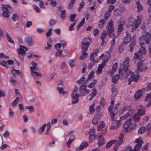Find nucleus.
<instances>
[{"instance_id": "obj_1", "label": "nucleus", "mask_w": 151, "mask_h": 151, "mask_svg": "<svg viewBox=\"0 0 151 151\" xmlns=\"http://www.w3.org/2000/svg\"><path fill=\"white\" fill-rule=\"evenodd\" d=\"M129 58L127 57V59L123 63V70L125 71V78H127L129 75H130V77L128 79V84L130 85L132 81H134L135 82L137 81L139 79V77L138 74L135 76L133 73L132 72L130 69H128L129 67Z\"/></svg>"}, {"instance_id": "obj_2", "label": "nucleus", "mask_w": 151, "mask_h": 151, "mask_svg": "<svg viewBox=\"0 0 151 151\" xmlns=\"http://www.w3.org/2000/svg\"><path fill=\"white\" fill-rule=\"evenodd\" d=\"M145 43L144 42L142 43L140 45L139 50L134 54L133 60L134 61H136V59L138 60L141 59L142 55L145 54L147 52L145 48L143 47Z\"/></svg>"}, {"instance_id": "obj_3", "label": "nucleus", "mask_w": 151, "mask_h": 151, "mask_svg": "<svg viewBox=\"0 0 151 151\" xmlns=\"http://www.w3.org/2000/svg\"><path fill=\"white\" fill-rule=\"evenodd\" d=\"M3 7H2L3 12L2 16L3 17L8 19L9 18V11L12 10L11 7L8 5L2 4Z\"/></svg>"}, {"instance_id": "obj_4", "label": "nucleus", "mask_w": 151, "mask_h": 151, "mask_svg": "<svg viewBox=\"0 0 151 151\" xmlns=\"http://www.w3.org/2000/svg\"><path fill=\"white\" fill-rule=\"evenodd\" d=\"M132 121V119L130 118L125 121L123 125L124 129L122 132L125 134L127 132H131L129 129V127Z\"/></svg>"}, {"instance_id": "obj_5", "label": "nucleus", "mask_w": 151, "mask_h": 151, "mask_svg": "<svg viewBox=\"0 0 151 151\" xmlns=\"http://www.w3.org/2000/svg\"><path fill=\"white\" fill-rule=\"evenodd\" d=\"M113 107L112 105H110L108 108V110L110 113L111 118L112 120H114L115 118V115L117 114L118 112V109L116 106H115L112 110Z\"/></svg>"}, {"instance_id": "obj_6", "label": "nucleus", "mask_w": 151, "mask_h": 151, "mask_svg": "<svg viewBox=\"0 0 151 151\" xmlns=\"http://www.w3.org/2000/svg\"><path fill=\"white\" fill-rule=\"evenodd\" d=\"M78 91L77 87L75 86L73 93L71 95V97L72 98V103L73 104L77 103L78 100V97L79 95L77 94L76 93Z\"/></svg>"}, {"instance_id": "obj_7", "label": "nucleus", "mask_w": 151, "mask_h": 151, "mask_svg": "<svg viewBox=\"0 0 151 151\" xmlns=\"http://www.w3.org/2000/svg\"><path fill=\"white\" fill-rule=\"evenodd\" d=\"M135 142L137 144L135 146L133 150L134 151H138L141 148L143 142L142 138L140 137L137 139L135 140Z\"/></svg>"}, {"instance_id": "obj_8", "label": "nucleus", "mask_w": 151, "mask_h": 151, "mask_svg": "<svg viewBox=\"0 0 151 151\" xmlns=\"http://www.w3.org/2000/svg\"><path fill=\"white\" fill-rule=\"evenodd\" d=\"M27 50V48L26 47L23 45L19 46V58H21V60H23L24 57L26 54L25 51Z\"/></svg>"}, {"instance_id": "obj_9", "label": "nucleus", "mask_w": 151, "mask_h": 151, "mask_svg": "<svg viewBox=\"0 0 151 151\" xmlns=\"http://www.w3.org/2000/svg\"><path fill=\"white\" fill-rule=\"evenodd\" d=\"M106 29L108 30V33H109V34H110L114 31L113 22L112 20L109 22L106 27Z\"/></svg>"}, {"instance_id": "obj_10", "label": "nucleus", "mask_w": 151, "mask_h": 151, "mask_svg": "<svg viewBox=\"0 0 151 151\" xmlns=\"http://www.w3.org/2000/svg\"><path fill=\"white\" fill-rule=\"evenodd\" d=\"M134 110L131 109L128 110V111L124 116L121 117L120 119L121 120H123L126 119L129 116L132 115L134 112Z\"/></svg>"}, {"instance_id": "obj_11", "label": "nucleus", "mask_w": 151, "mask_h": 151, "mask_svg": "<svg viewBox=\"0 0 151 151\" xmlns=\"http://www.w3.org/2000/svg\"><path fill=\"white\" fill-rule=\"evenodd\" d=\"M131 40V36L129 32H126V35L124 38V40L123 42V44L125 45H127L129 42Z\"/></svg>"}, {"instance_id": "obj_12", "label": "nucleus", "mask_w": 151, "mask_h": 151, "mask_svg": "<svg viewBox=\"0 0 151 151\" xmlns=\"http://www.w3.org/2000/svg\"><path fill=\"white\" fill-rule=\"evenodd\" d=\"M121 119L119 120L115 121L112 123L110 129H116L118 128L119 125L121 124Z\"/></svg>"}, {"instance_id": "obj_13", "label": "nucleus", "mask_w": 151, "mask_h": 151, "mask_svg": "<svg viewBox=\"0 0 151 151\" xmlns=\"http://www.w3.org/2000/svg\"><path fill=\"white\" fill-rule=\"evenodd\" d=\"M117 29V32L119 35L120 34V32H121L123 29V25L125 24V22L123 19H121L120 20Z\"/></svg>"}, {"instance_id": "obj_14", "label": "nucleus", "mask_w": 151, "mask_h": 151, "mask_svg": "<svg viewBox=\"0 0 151 151\" xmlns=\"http://www.w3.org/2000/svg\"><path fill=\"white\" fill-rule=\"evenodd\" d=\"M110 38H112V40L111 42V47L110 48V50L111 49H113L115 45V40L117 38V36L114 35V33H112L109 36Z\"/></svg>"}, {"instance_id": "obj_15", "label": "nucleus", "mask_w": 151, "mask_h": 151, "mask_svg": "<svg viewBox=\"0 0 151 151\" xmlns=\"http://www.w3.org/2000/svg\"><path fill=\"white\" fill-rule=\"evenodd\" d=\"M106 66V63L104 62L102 63L101 64H99L97 68V70L96 71V73L97 74H101L103 68Z\"/></svg>"}, {"instance_id": "obj_16", "label": "nucleus", "mask_w": 151, "mask_h": 151, "mask_svg": "<svg viewBox=\"0 0 151 151\" xmlns=\"http://www.w3.org/2000/svg\"><path fill=\"white\" fill-rule=\"evenodd\" d=\"M137 17L138 18L135 21L134 25L132 27V32L134 31L137 28L140 24V19L138 16Z\"/></svg>"}, {"instance_id": "obj_17", "label": "nucleus", "mask_w": 151, "mask_h": 151, "mask_svg": "<svg viewBox=\"0 0 151 151\" xmlns=\"http://www.w3.org/2000/svg\"><path fill=\"white\" fill-rule=\"evenodd\" d=\"M97 92V91L95 88H94L92 89L91 93L89 96V98L88 100H91L96 95Z\"/></svg>"}, {"instance_id": "obj_18", "label": "nucleus", "mask_w": 151, "mask_h": 151, "mask_svg": "<svg viewBox=\"0 0 151 151\" xmlns=\"http://www.w3.org/2000/svg\"><path fill=\"white\" fill-rule=\"evenodd\" d=\"M145 42L146 44H149L150 41V35L148 32L146 33L144 37Z\"/></svg>"}, {"instance_id": "obj_19", "label": "nucleus", "mask_w": 151, "mask_h": 151, "mask_svg": "<svg viewBox=\"0 0 151 151\" xmlns=\"http://www.w3.org/2000/svg\"><path fill=\"white\" fill-rule=\"evenodd\" d=\"M102 135H100L98 137V145L99 146L103 145L105 143L104 138L102 137Z\"/></svg>"}, {"instance_id": "obj_20", "label": "nucleus", "mask_w": 151, "mask_h": 151, "mask_svg": "<svg viewBox=\"0 0 151 151\" xmlns=\"http://www.w3.org/2000/svg\"><path fill=\"white\" fill-rule=\"evenodd\" d=\"M24 40L29 46H32L33 45V41L31 37H26Z\"/></svg>"}, {"instance_id": "obj_21", "label": "nucleus", "mask_w": 151, "mask_h": 151, "mask_svg": "<svg viewBox=\"0 0 151 151\" xmlns=\"http://www.w3.org/2000/svg\"><path fill=\"white\" fill-rule=\"evenodd\" d=\"M142 61H140L138 63L137 65V73L141 72L143 70L142 67Z\"/></svg>"}, {"instance_id": "obj_22", "label": "nucleus", "mask_w": 151, "mask_h": 151, "mask_svg": "<svg viewBox=\"0 0 151 151\" xmlns=\"http://www.w3.org/2000/svg\"><path fill=\"white\" fill-rule=\"evenodd\" d=\"M97 83V80L94 79L90 83L87 85V87L89 88H92L94 87Z\"/></svg>"}, {"instance_id": "obj_23", "label": "nucleus", "mask_w": 151, "mask_h": 151, "mask_svg": "<svg viewBox=\"0 0 151 151\" xmlns=\"http://www.w3.org/2000/svg\"><path fill=\"white\" fill-rule=\"evenodd\" d=\"M117 63H114L113 65L112 69L110 73L111 76H112L113 74L117 70Z\"/></svg>"}, {"instance_id": "obj_24", "label": "nucleus", "mask_w": 151, "mask_h": 151, "mask_svg": "<svg viewBox=\"0 0 151 151\" xmlns=\"http://www.w3.org/2000/svg\"><path fill=\"white\" fill-rule=\"evenodd\" d=\"M81 47L82 51L86 52L88 50V49L89 45L86 44L85 43H82Z\"/></svg>"}, {"instance_id": "obj_25", "label": "nucleus", "mask_w": 151, "mask_h": 151, "mask_svg": "<svg viewBox=\"0 0 151 151\" xmlns=\"http://www.w3.org/2000/svg\"><path fill=\"white\" fill-rule=\"evenodd\" d=\"M142 95V91L141 90H138L135 93L134 97L136 99L139 98Z\"/></svg>"}, {"instance_id": "obj_26", "label": "nucleus", "mask_w": 151, "mask_h": 151, "mask_svg": "<svg viewBox=\"0 0 151 151\" xmlns=\"http://www.w3.org/2000/svg\"><path fill=\"white\" fill-rule=\"evenodd\" d=\"M85 22V18H83L77 27V29L78 31L79 30V28L84 24Z\"/></svg>"}, {"instance_id": "obj_27", "label": "nucleus", "mask_w": 151, "mask_h": 151, "mask_svg": "<svg viewBox=\"0 0 151 151\" xmlns=\"http://www.w3.org/2000/svg\"><path fill=\"white\" fill-rule=\"evenodd\" d=\"M134 22V20L133 18L130 17L129 18L128 20V23L127 26L128 27H129L132 25Z\"/></svg>"}, {"instance_id": "obj_28", "label": "nucleus", "mask_w": 151, "mask_h": 151, "mask_svg": "<svg viewBox=\"0 0 151 151\" xmlns=\"http://www.w3.org/2000/svg\"><path fill=\"white\" fill-rule=\"evenodd\" d=\"M146 130V127L144 126L140 127L138 130V133L139 134H142L144 133Z\"/></svg>"}, {"instance_id": "obj_29", "label": "nucleus", "mask_w": 151, "mask_h": 151, "mask_svg": "<svg viewBox=\"0 0 151 151\" xmlns=\"http://www.w3.org/2000/svg\"><path fill=\"white\" fill-rule=\"evenodd\" d=\"M116 141L115 140H111L107 144L106 146V148H108L110 147L113 144H114Z\"/></svg>"}, {"instance_id": "obj_30", "label": "nucleus", "mask_w": 151, "mask_h": 151, "mask_svg": "<svg viewBox=\"0 0 151 151\" xmlns=\"http://www.w3.org/2000/svg\"><path fill=\"white\" fill-rule=\"evenodd\" d=\"M46 126V124H45L40 127V129L38 131V133L39 134H41L44 132L45 127Z\"/></svg>"}, {"instance_id": "obj_31", "label": "nucleus", "mask_w": 151, "mask_h": 151, "mask_svg": "<svg viewBox=\"0 0 151 151\" xmlns=\"http://www.w3.org/2000/svg\"><path fill=\"white\" fill-rule=\"evenodd\" d=\"M88 143L87 142H82L81 144L79 149L80 150H82L84 148L88 146Z\"/></svg>"}, {"instance_id": "obj_32", "label": "nucleus", "mask_w": 151, "mask_h": 151, "mask_svg": "<svg viewBox=\"0 0 151 151\" xmlns=\"http://www.w3.org/2000/svg\"><path fill=\"white\" fill-rule=\"evenodd\" d=\"M140 116L137 114H136L134 115L133 119V120L135 122H138L140 120Z\"/></svg>"}, {"instance_id": "obj_33", "label": "nucleus", "mask_w": 151, "mask_h": 151, "mask_svg": "<svg viewBox=\"0 0 151 151\" xmlns=\"http://www.w3.org/2000/svg\"><path fill=\"white\" fill-rule=\"evenodd\" d=\"M135 44V42L134 41H133L129 45V51L130 52H133L134 47Z\"/></svg>"}, {"instance_id": "obj_34", "label": "nucleus", "mask_w": 151, "mask_h": 151, "mask_svg": "<svg viewBox=\"0 0 151 151\" xmlns=\"http://www.w3.org/2000/svg\"><path fill=\"white\" fill-rule=\"evenodd\" d=\"M138 114L140 116L143 115L145 114V111L144 109L142 108L138 110Z\"/></svg>"}, {"instance_id": "obj_35", "label": "nucleus", "mask_w": 151, "mask_h": 151, "mask_svg": "<svg viewBox=\"0 0 151 151\" xmlns=\"http://www.w3.org/2000/svg\"><path fill=\"white\" fill-rule=\"evenodd\" d=\"M119 76L117 74L112 78V82L116 84L118 80L119 79Z\"/></svg>"}, {"instance_id": "obj_36", "label": "nucleus", "mask_w": 151, "mask_h": 151, "mask_svg": "<svg viewBox=\"0 0 151 151\" xmlns=\"http://www.w3.org/2000/svg\"><path fill=\"white\" fill-rule=\"evenodd\" d=\"M11 72L12 73L15 77H16L17 75H19V70H15L13 68H12Z\"/></svg>"}, {"instance_id": "obj_37", "label": "nucleus", "mask_w": 151, "mask_h": 151, "mask_svg": "<svg viewBox=\"0 0 151 151\" xmlns=\"http://www.w3.org/2000/svg\"><path fill=\"white\" fill-rule=\"evenodd\" d=\"M136 5L137 8V11L139 12L141 11L143 9V7L140 4V2L139 1H137L136 2Z\"/></svg>"}, {"instance_id": "obj_38", "label": "nucleus", "mask_w": 151, "mask_h": 151, "mask_svg": "<svg viewBox=\"0 0 151 151\" xmlns=\"http://www.w3.org/2000/svg\"><path fill=\"white\" fill-rule=\"evenodd\" d=\"M95 105V103H93L89 107L90 113V114H91L94 111L95 109L94 108V106Z\"/></svg>"}, {"instance_id": "obj_39", "label": "nucleus", "mask_w": 151, "mask_h": 151, "mask_svg": "<svg viewBox=\"0 0 151 151\" xmlns=\"http://www.w3.org/2000/svg\"><path fill=\"white\" fill-rule=\"evenodd\" d=\"M91 42L90 38L88 37V38H84L83 41L82 42V43H85L88 45H90V42Z\"/></svg>"}, {"instance_id": "obj_40", "label": "nucleus", "mask_w": 151, "mask_h": 151, "mask_svg": "<svg viewBox=\"0 0 151 151\" xmlns=\"http://www.w3.org/2000/svg\"><path fill=\"white\" fill-rule=\"evenodd\" d=\"M151 129V121L147 126L146 130L147 132V134L149 135L150 133V131Z\"/></svg>"}, {"instance_id": "obj_41", "label": "nucleus", "mask_w": 151, "mask_h": 151, "mask_svg": "<svg viewBox=\"0 0 151 151\" xmlns=\"http://www.w3.org/2000/svg\"><path fill=\"white\" fill-rule=\"evenodd\" d=\"M106 22V21L104 19H102L100 20L99 22V26L100 27H103L105 23Z\"/></svg>"}, {"instance_id": "obj_42", "label": "nucleus", "mask_w": 151, "mask_h": 151, "mask_svg": "<svg viewBox=\"0 0 151 151\" xmlns=\"http://www.w3.org/2000/svg\"><path fill=\"white\" fill-rule=\"evenodd\" d=\"M105 123L104 122L102 121L101 122V124L99 125L98 127V131H99L101 130V129L104 127Z\"/></svg>"}, {"instance_id": "obj_43", "label": "nucleus", "mask_w": 151, "mask_h": 151, "mask_svg": "<svg viewBox=\"0 0 151 151\" xmlns=\"http://www.w3.org/2000/svg\"><path fill=\"white\" fill-rule=\"evenodd\" d=\"M51 43L52 40H49L47 42V46L45 48L46 50L49 49L50 48L52 45Z\"/></svg>"}, {"instance_id": "obj_44", "label": "nucleus", "mask_w": 151, "mask_h": 151, "mask_svg": "<svg viewBox=\"0 0 151 151\" xmlns=\"http://www.w3.org/2000/svg\"><path fill=\"white\" fill-rule=\"evenodd\" d=\"M85 2L84 0H82L81 3L79 4V7L78 8V10L79 12L81 11V9L83 8Z\"/></svg>"}, {"instance_id": "obj_45", "label": "nucleus", "mask_w": 151, "mask_h": 151, "mask_svg": "<svg viewBox=\"0 0 151 151\" xmlns=\"http://www.w3.org/2000/svg\"><path fill=\"white\" fill-rule=\"evenodd\" d=\"M18 16L17 14L15 13L14 14L12 17V19L14 22L18 21Z\"/></svg>"}, {"instance_id": "obj_46", "label": "nucleus", "mask_w": 151, "mask_h": 151, "mask_svg": "<svg viewBox=\"0 0 151 151\" xmlns=\"http://www.w3.org/2000/svg\"><path fill=\"white\" fill-rule=\"evenodd\" d=\"M137 124L134 123H132L131 124L129 127V129L131 131V130H133L134 129L137 127Z\"/></svg>"}, {"instance_id": "obj_47", "label": "nucleus", "mask_w": 151, "mask_h": 151, "mask_svg": "<svg viewBox=\"0 0 151 151\" xmlns=\"http://www.w3.org/2000/svg\"><path fill=\"white\" fill-rule=\"evenodd\" d=\"M94 71H92L90 73V74L88 77L87 80H90L93 78L94 77Z\"/></svg>"}, {"instance_id": "obj_48", "label": "nucleus", "mask_w": 151, "mask_h": 151, "mask_svg": "<svg viewBox=\"0 0 151 151\" xmlns=\"http://www.w3.org/2000/svg\"><path fill=\"white\" fill-rule=\"evenodd\" d=\"M124 134L123 133H121L119 137V140L118 142H119L120 144H122L123 143L122 139L124 138Z\"/></svg>"}, {"instance_id": "obj_49", "label": "nucleus", "mask_w": 151, "mask_h": 151, "mask_svg": "<svg viewBox=\"0 0 151 151\" xmlns=\"http://www.w3.org/2000/svg\"><path fill=\"white\" fill-rule=\"evenodd\" d=\"M86 87L84 85L82 84L79 88V91L81 92L84 91L86 89Z\"/></svg>"}, {"instance_id": "obj_50", "label": "nucleus", "mask_w": 151, "mask_h": 151, "mask_svg": "<svg viewBox=\"0 0 151 151\" xmlns=\"http://www.w3.org/2000/svg\"><path fill=\"white\" fill-rule=\"evenodd\" d=\"M83 53L80 56V59L81 60H83L86 57L87 55V54L85 53V52L82 51Z\"/></svg>"}, {"instance_id": "obj_51", "label": "nucleus", "mask_w": 151, "mask_h": 151, "mask_svg": "<svg viewBox=\"0 0 151 151\" xmlns=\"http://www.w3.org/2000/svg\"><path fill=\"white\" fill-rule=\"evenodd\" d=\"M57 89L60 94L62 93L64 95L65 94H66V93L65 91H63V88H60L58 87L57 88Z\"/></svg>"}, {"instance_id": "obj_52", "label": "nucleus", "mask_w": 151, "mask_h": 151, "mask_svg": "<svg viewBox=\"0 0 151 151\" xmlns=\"http://www.w3.org/2000/svg\"><path fill=\"white\" fill-rule=\"evenodd\" d=\"M6 38L7 40H8L9 42L12 43H14V42L12 40V39L10 37L9 35L7 33L6 34Z\"/></svg>"}, {"instance_id": "obj_53", "label": "nucleus", "mask_w": 151, "mask_h": 151, "mask_svg": "<svg viewBox=\"0 0 151 151\" xmlns=\"http://www.w3.org/2000/svg\"><path fill=\"white\" fill-rule=\"evenodd\" d=\"M25 109H29L30 112V113L34 111V107L32 106H26L25 107Z\"/></svg>"}, {"instance_id": "obj_54", "label": "nucleus", "mask_w": 151, "mask_h": 151, "mask_svg": "<svg viewBox=\"0 0 151 151\" xmlns=\"http://www.w3.org/2000/svg\"><path fill=\"white\" fill-rule=\"evenodd\" d=\"M115 143V144L114 147V150L115 151H116L119 146L121 144H120L119 142H117V141Z\"/></svg>"}, {"instance_id": "obj_55", "label": "nucleus", "mask_w": 151, "mask_h": 151, "mask_svg": "<svg viewBox=\"0 0 151 151\" xmlns=\"http://www.w3.org/2000/svg\"><path fill=\"white\" fill-rule=\"evenodd\" d=\"M0 63L1 65L3 66L6 68H8V67L7 66V63L5 61L1 60L0 61Z\"/></svg>"}, {"instance_id": "obj_56", "label": "nucleus", "mask_w": 151, "mask_h": 151, "mask_svg": "<svg viewBox=\"0 0 151 151\" xmlns=\"http://www.w3.org/2000/svg\"><path fill=\"white\" fill-rule=\"evenodd\" d=\"M60 17L62 19H64L65 17V10H63L61 11L60 14Z\"/></svg>"}, {"instance_id": "obj_57", "label": "nucleus", "mask_w": 151, "mask_h": 151, "mask_svg": "<svg viewBox=\"0 0 151 151\" xmlns=\"http://www.w3.org/2000/svg\"><path fill=\"white\" fill-rule=\"evenodd\" d=\"M31 74L33 76H40V77L42 76V75L41 73H38L36 72H32L31 73Z\"/></svg>"}, {"instance_id": "obj_58", "label": "nucleus", "mask_w": 151, "mask_h": 151, "mask_svg": "<svg viewBox=\"0 0 151 151\" xmlns=\"http://www.w3.org/2000/svg\"><path fill=\"white\" fill-rule=\"evenodd\" d=\"M110 16V13L109 12L107 11L104 16V18L106 20H107Z\"/></svg>"}, {"instance_id": "obj_59", "label": "nucleus", "mask_w": 151, "mask_h": 151, "mask_svg": "<svg viewBox=\"0 0 151 151\" xmlns=\"http://www.w3.org/2000/svg\"><path fill=\"white\" fill-rule=\"evenodd\" d=\"M19 101V99L18 97L14 100V101L12 103V105L13 106H15L18 103Z\"/></svg>"}, {"instance_id": "obj_60", "label": "nucleus", "mask_w": 151, "mask_h": 151, "mask_svg": "<svg viewBox=\"0 0 151 151\" xmlns=\"http://www.w3.org/2000/svg\"><path fill=\"white\" fill-rule=\"evenodd\" d=\"M76 15L75 14H73L70 15V20L71 22H73L74 20Z\"/></svg>"}, {"instance_id": "obj_61", "label": "nucleus", "mask_w": 151, "mask_h": 151, "mask_svg": "<svg viewBox=\"0 0 151 151\" xmlns=\"http://www.w3.org/2000/svg\"><path fill=\"white\" fill-rule=\"evenodd\" d=\"M124 47L122 44H121V45L119 47L118 52L119 53H121L123 50Z\"/></svg>"}, {"instance_id": "obj_62", "label": "nucleus", "mask_w": 151, "mask_h": 151, "mask_svg": "<svg viewBox=\"0 0 151 151\" xmlns=\"http://www.w3.org/2000/svg\"><path fill=\"white\" fill-rule=\"evenodd\" d=\"M74 60H71L69 61V65L71 67H73L74 66Z\"/></svg>"}, {"instance_id": "obj_63", "label": "nucleus", "mask_w": 151, "mask_h": 151, "mask_svg": "<svg viewBox=\"0 0 151 151\" xmlns=\"http://www.w3.org/2000/svg\"><path fill=\"white\" fill-rule=\"evenodd\" d=\"M52 29H49L46 33V35L47 37L50 36L52 34Z\"/></svg>"}, {"instance_id": "obj_64", "label": "nucleus", "mask_w": 151, "mask_h": 151, "mask_svg": "<svg viewBox=\"0 0 151 151\" xmlns=\"http://www.w3.org/2000/svg\"><path fill=\"white\" fill-rule=\"evenodd\" d=\"M150 99H151V93L148 94L146 96L145 100L146 101H148Z\"/></svg>"}]
</instances>
